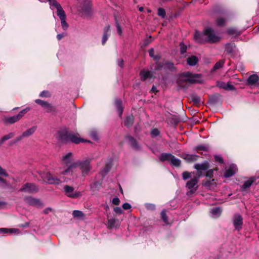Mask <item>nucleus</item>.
I'll use <instances>...</instances> for the list:
<instances>
[{
	"label": "nucleus",
	"mask_w": 259,
	"mask_h": 259,
	"mask_svg": "<svg viewBox=\"0 0 259 259\" xmlns=\"http://www.w3.org/2000/svg\"><path fill=\"white\" fill-rule=\"evenodd\" d=\"M208 149L209 146L207 145H199L194 148V149L196 151H207Z\"/></svg>",
	"instance_id": "obj_35"
},
{
	"label": "nucleus",
	"mask_w": 259,
	"mask_h": 259,
	"mask_svg": "<svg viewBox=\"0 0 259 259\" xmlns=\"http://www.w3.org/2000/svg\"><path fill=\"white\" fill-rule=\"evenodd\" d=\"M112 203L114 205H118L120 203V200L118 198H114L112 200Z\"/></svg>",
	"instance_id": "obj_60"
},
{
	"label": "nucleus",
	"mask_w": 259,
	"mask_h": 259,
	"mask_svg": "<svg viewBox=\"0 0 259 259\" xmlns=\"http://www.w3.org/2000/svg\"><path fill=\"white\" fill-rule=\"evenodd\" d=\"M35 102L40 105V106H41L42 107H43L44 108H45V107L46 106V105H47V103L48 102H45L44 101H42L41 100H40V99H37L35 101Z\"/></svg>",
	"instance_id": "obj_51"
},
{
	"label": "nucleus",
	"mask_w": 259,
	"mask_h": 259,
	"mask_svg": "<svg viewBox=\"0 0 259 259\" xmlns=\"http://www.w3.org/2000/svg\"><path fill=\"white\" fill-rule=\"evenodd\" d=\"M44 108L46 109V112L48 113H53L55 112L56 110L55 108L49 103H47V105H46Z\"/></svg>",
	"instance_id": "obj_40"
},
{
	"label": "nucleus",
	"mask_w": 259,
	"mask_h": 259,
	"mask_svg": "<svg viewBox=\"0 0 259 259\" xmlns=\"http://www.w3.org/2000/svg\"><path fill=\"white\" fill-rule=\"evenodd\" d=\"M14 136V134L13 133H11L7 135L4 136L0 140V145H2L6 141H7L11 138H12Z\"/></svg>",
	"instance_id": "obj_38"
},
{
	"label": "nucleus",
	"mask_w": 259,
	"mask_h": 259,
	"mask_svg": "<svg viewBox=\"0 0 259 259\" xmlns=\"http://www.w3.org/2000/svg\"><path fill=\"white\" fill-rule=\"evenodd\" d=\"M38 174L41 177L42 180L49 184L59 185L62 183L60 179L52 175L50 172L45 173L39 171L38 172Z\"/></svg>",
	"instance_id": "obj_3"
},
{
	"label": "nucleus",
	"mask_w": 259,
	"mask_h": 259,
	"mask_svg": "<svg viewBox=\"0 0 259 259\" xmlns=\"http://www.w3.org/2000/svg\"><path fill=\"white\" fill-rule=\"evenodd\" d=\"M199 157L198 155L195 154H184L183 158L188 162H192L196 161Z\"/></svg>",
	"instance_id": "obj_25"
},
{
	"label": "nucleus",
	"mask_w": 259,
	"mask_h": 259,
	"mask_svg": "<svg viewBox=\"0 0 259 259\" xmlns=\"http://www.w3.org/2000/svg\"><path fill=\"white\" fill-rule=\"evenodd\" d=\"M134 122V117L132 115L126 117L124 121V125L127 127L132 125Z\"/></svg>",
	"instance_id": "obj_34"
},
{
	"label": "nucleus",
	"mask_w": 259,
	"mask_h": 259,
	"mask_svg": "<svg viewBox=\"0 0 259 259\" xmlns=\"http://www.w3.org/2000/svg\"><path fill=\"white\" fill-rule=\"evenodd\" d=\"M169 162L171 165L175 166H179L181 163V160L172 155Z\"/></svg>",
	"instance_id": "obj_32"
},
{
	"label": "nucleus",
	"mask_w": 259,
	"mask_h": 259,
	"mask_svg": "<svg viewBox=\"0 0 259 259\" xmlns=\"http://www.w3.org/2000/svg\"><path fill=\"white\" fill-rule=\"evenodd\" d=\"M126 139L128 140V143L135 150L140 149V146L138 145L137 142L133 137L130 136H127L126 137Z\"/></svg>",
	"instance_id": "obj_26"
},
{
	"label": "nucleus",
	"mask_w": 259,
	"mask_h": 259,
	"mask_svg": "<svg viewBox=\"0 0 259 259\" xmlns=\"http://www.w3.org/2000/svg\"><path fill=\"white\" fill-rule=\"evenodd\" d=\"M0 175L3 176H8V175L7 174L6 170L0 166Z\"/></svg>",
	"instance_id": "obj_62"
},
{
	"label": "nucleus",
	"mask_w": 259,
	"mask_h": 259,
	"mask_svg": "<svg viewBox=\"0 0 259 259\" xmlns=\"http://www.w3.org/2000/svg\"><path fill=\"white\" fill-rule=\"evenodd\" d=\"M119 225V221L114 218H111L108 219V228H112L117 227Z\"/></svg>",
	"instance_id": "obj_28"
},
{
	"label": "nucleus",
	"mask_w": 259,
	"mask_h": 259,
	"mask_svg": "<svg viewBox=\"0 0 259 259\" xmlns=\"http://www.w3.org/2000/svg\"><path fill=\"white\" fill-rule=\"evenodd\" d=\"M225 62V60H221L217 62L215 64V65H214L213 68L211 69V70L210 71V73L211 74H212L218 69L221 68L223 66Z\"/></svg>",
	"instance_id": "obj_29"
},
{
	"label": "nucleus",
	"mask_w": 259,
	"mask_h": 259,
	"mask_svg": "<svg viewBox=\"0 0 259 259\" xmlns=\"http://www.w3.org/2000/svg\"><path fill=\"white\" fill-rule=\"evenodd\" d=\"M149 56L152 58L154 60L158 61L159 60L160 56L159 54H157L156 55H154V50L153 49L151 48L149 51Z\"/></svg>",
	"instance_id": "obj_36"
},
{
	"label": "nucleus",
	"mask_w": 259,
	"mask_h": 259,
	"mask_svg": "<svg viewBox=\"0 0 259 259\" xmlns=\"http://www.w3.org/2000/svg\"><path fill=\"white\" fill-rule=\"evenodd\" d=\"M36 126H33V127L28 129L25 132H24L21 136L17 137L16 139V141H20L24 137H27L31 136L35 132V131H36Z\"/></svg>",
	"instance_id": "obj_18"
},
{
	"label": "nucleus",
	"mask_w": 259,
	"mask_h": 259,
	"mask_svg": "<svg viewBox=\"0 0 259 259\" xmlns=\"http://www.w3.org/2000/svg\"><path fill=\"white\" fill-rule=\"evenodd\" d=\"M122 208L125 210L130 209L131 208V205L128 203H124L122 204Z\"/></svg>",
	"instance_id": "obj_58"
},
{
	"label": "nucleus",
	"mask_w": 259,
	"mask_h": 259,
	"mask_svg": "<svg viewBox=\"0 0 259 259\" xmlns=\"http://www.w3.org/2000/svg\"><path fill=\"white\" fill-rule=\"evenodd\" d=\"M72 215L74 218H83L85 216L84 214L80 210H74L72 212Z\"/></svg>",
	"instance_id": "obj_37"
},
{
	"label": "nucleus",
	"mask_w": 259,
	"mask_h": 259,
	"mask_svg": "<svg viewBox=\"0 0 259 259\" xmlns=\"http://www.w3.org/2000/svg\"><path fill=\"white\" fill-rule=\"evenodd\" d=\"M61 26L64 30H66L68 27V25L66 21V19H61Z\"/></svg>",
	"instance_id": "obj_48"
},
{
	"label": "nucleus",
	"mask_w": 259,
	"mask_h": 259,
	"mask_svg": "<svg viewBox=\"0 0 259 259\" xmlns=\"http://www.w3.org/2000/svg\"><path fill=\"white\" fill-rule=\"evenodd\" d=\"M194 39L199 44H203L207 42L204 30L203 33H200L196 31L194 34Z\"/></svg>",
	"instance_id": "obj_15"
},
{
	"label": "nucleus",
	"mask_w": 259,
	"mask_h": 259,
	"mask_svg": "<svg viewBox=\"0 0 259 259\" xmlns=\"http://www.w3.org/2000/svg\"><path fill=\"white\" fill-rule=\"evenodd\" d=\"M114 211L117 214H121L123 212V210L120 207H116L114 208Z\"/></svg>",
	"instance_id": "obj_59"
},
{
	"label": "nucleus",
	"mask_w": 259,
	"mask_h": 259,
	"mask_svg": "<svg viewBox=\"0 0 259 259\" xmlns=\"http://www.w3.org/2000/svg\"><path fill=\"white\" fill-rule=\"evenodd\" d=\"M256 178L254 177H251L245 181L243 185L241 186V191L242 192L246 191L252 185V184L256 181Z\"/></svg>",
	"instance_id": "obj_14"
},
{
	"label": "nucleus",
	"mask_w": 259,
	"mask_h": 259,
	"mask_svg": "<svg viewBox=\"0 0 259 259\" xmlns=\"http://www.w3.org/2000/svg\"><path fill=\"white\" fill-rule=\"evenodd\" d=\"M204 33L206 36V41L209 43H214L220 40V37L217 35L211 28H206L204 29Z\"/></svg>",
	"instance_id": "obj_6"
},
{
	"label": "nucleus",
	"mask_w": 259,
	"mask_h": 259,
	"mask_svg": "<svg viewBox=\"0 0 259 259\" xmlns=\"http://www.w3.org/2000/svg\"><path fill=\"white\" fill-rule=\"evenodd\" d=\"M259 80V77L256 74L250 75L247 80V83L250 85H255Z\"/></svg>",
	"instance_id": "obj_22"
},
{
	"label": "nucleus",
	"mask_w": 259,
	"mask_h": 259,
	"mask_svg": "<svg viewBox=\"0 0 259 259\" xmlns=\"http://www.w3.org/2000/svg\"><path fill=\"white\" fill-rule=\"evenodd\" d=\"M158 15L164 18L166 16L165 11L164 9L162 8H159L158 10Z\"/></svg>",
	"instance_id": "obj_45"
},
{
	"label": "nucleus",
	"mask_w": 259,
	"mask_h": 259,
	"mask_svg": "<svg viewBox=\"0 0 259 259\" xmlns=\"http://www.w3.org/2000/svg\"><path fill=\"white\" fill-rule=\"evenodd\" d=\"M214 159H215V160L219 163H223V159L222 158V157L219 155H215L214 156Z\"/></svg>",
	"instance_id": "obj_57"
},
{
	"label": "nucleus",
	"mask_w": 259,
	"mask_h": 259,
	"mask_svg": "<svg viewBox=\"0 0 259 259\" xmlns=\"http://www.w3.org/2000/svg\"><path fill=\"white\" fill-rule=\"evenodd\" d=\"M243 225V219L239 214H235L233 219V225L236 230L239 231Z\"/></svg>",
	"instance_id": "obj_13"
},
{
	"label": "nucleus",
	"mask_w": 259,
	"mask_h": 259,
	"mask_svg": "<svg viewBox=\"0 0 259 259\" xmlns=\"http://www.w3.org/2000/svg\"><path fill=\"white\" fill-rule=\"evenodd\" d=\"M172 154L169 153H163L159 157V159L161 161H168L169 162Z\"/></svg>",
	"instance_id": "obj_33"
},
{
	"label": "nucleus",
	"mask_w": 259,
	"mask_h": 259,
	"mask_svg": "<svg viewBox=\"0 0 259 259\" xmlns=\"http://www.w3.org/2000/svg\"><path fill=\"white\" fill-rule=\"evenodd\" d=\"M218 85L220 88L224 89L225 90H227V83L223 82H218Z\"/></svg>",
	"instance_id": "obj_56"
},
{
	"label": "nucleus",
	"mask_w": 259,
	"mask_h": 259,
	"mask_svg": "<svg viewBox=\"0 0 259 259\" xmlns=\"http://www.w3.org/2000/svg\"><path fill=\"white\" fill-rule=\"evenodd\" d=\"M194 168L198 170H206L207 168V166L204 164H195Z\"/></svg>",
	"instance_id": "obj_41"
},
{
	"label": "nucleus",
	"mask_w": 259,
	"mask_h": 259,
	"mask_svg": "<svg viewBox=\"0 0 259 259\" xmlns=\"http://www.w3.org/2000/svg\"><path fill=\"white\" fill-rule=\"evenodd\" d=\"M182 81L190 83H200L203 81L201 74L192 73L190 72H183L180 75Z\"/></svg>",
	"instance_id": "obj_2"
},
{
	"label": "nucleus",
	"mask_w": 259,
	"mask_h": 259,
	"mask_svg": "<svg viewBox=\"0 0 259 259\" xmlns=\"http://www.w3.org/2000/svg\"><path fill=\"white\" fill-rule=\"evenodd\" d=\"M140 75L141 80L145 81L146 79L153 78V73L148 70L143 69L140 71Z\"/></svg>",
	"instance_id": "obj_16"
},
{
	"label": "nucleus",
	"mask_w": 259,
	"mask_h": 259,
	"mask_svg": "<svg viewBox=\"0 0 259 259\" xmlns=\"http://www.w3.org/2000/svg\"><path fill=\"white\" fill-rule=\"evenodd\" d=\"M200 176V174L198 172L196 176H194L193 178H191L190 180L187 182L186 186L189 190V191L187 192L188 196H191L197 190L198 186L196 185L198 182Z\"/></svg>",
	"instance_id": "obj_4"
},
{
	"label": "nucleus",
	"mask_w": 259,
	"mask_h": 259,
	"mask_svg": "<svg viewBox=\"0 0 259 259\" xmlns=\"http://www.w3.org/2000/svg\"><path fill=\"white\" fill-rule=\"evenodd\" d=\"M182 176L183 179L186 180L191 177V173L188 171H185L183 172Z\"/></svg>",
	"instance_id": "obj_49"
},
{
	"label": "nucleus",
	"mask_w": 259,
	"mask_h": 259,
	"mask_svg": "<svg viewBox=\"0 0 259 259\" xmlns=\"http://www.w3.org/2000/svg\"><path fill=\"white\" fill-rule=\"evenodd\" d=\"M91 159H85L82 160H78L70 165L66 169L60 171V174L63 176H72L73 173V169L78 166L81 170V175L83 177H85L89 174L90 171L92 168L91 165Z\"/></svg>",
	"instance_id": "obj_1"
},
{
	"label": "nucleus",
	"mask_w": 259,
	"mask_h": 259,
	"mask_svg": "<svg viewBox=\"0 0 259 259\" xmlns=\"http://www.w3.org/2000/svg\"><path fill=\"white\" fill-rule=\"evenodd\" d=\"M10 230V229H7V228H0V233H9V231Z\"/></svg>",
	"instance_id": "obj_63"
},
{
	"label": "nucleus",
	"mask_w": 259,
	"mask_h": 259,
	"mask_svg": "<svg viewBox=\"0 0 259 259\" xmlns=\"http://www.w3.org/2000/svg\"><path fill=\"white\" fill-rule=\"evenodd\" d=\"M112 166V160H110L108 161L105 166L100 171V174L104 177L110 170L111 167Z\"/></svg>",
	"instance_id": "obj_27"
},
{
	"label": "nucleus",
	"mask_w": 259,
	"mask_h": 259,
	"mask_svg": "<svg viewBox=\"0 0 259 259\" xmlns=\"http://www.w3.org/2000/svg\"><path fill=\"white\" fill-rule=\"evenodd\" d=\"M72 160V154L69 152L62 156L61 162V166L58 167L59 172L57 173L58 176L61 175L60 174L61 171L66 169L69 165H71V163Z\"/></svg>",
	"instance_id": "obj_5"
},
{
	"label": "nucleus",
	"mask_w": 259,
	"mask_h": 259,
	"mask_svg": "<svg viewBox=\"0 0 259 259\" xmlns=\"http://www.w3.org/2000/svg\"><path fill=\"white\" fill-rule=\"evenodd\" d=\"M217 99V96H212L210 99V103L212 104H215L216 102Z\"/></svg>",
	"instance_id": "obj_64"
},
{
	"label": "nucleus",
	"mask_w": 259,
	"mask_h": 259,
	"mask_svg": "<svg viewBox=\"0 0 259 259\" xmlns=\"http://www.w3.org/2000/svg\"><path fill=\"white\" fill-rule=\"evenodd\" d=\"M19 119L18 118L17 115H15L12 117H8L6 119V121L9 123H14L18 121H19Z\"/></svg>",
	"instance_id": "obj_39"
},
{
	"label": "nucleus",
	"mask_w": 259,
	"mask_h": 259,
	"mask_svg": "<svg viewBox=\"0 0 259 259\" xmlns=\"http://www.w3.org/2000/svg\"><path fill=\"white\" fill-rule=\"evenodd\" d=\"M38 189L37 186L33 183H27L24 184L20 189L19 191L28 193H36Z\"/></svg>",
	"instance_id": "obj_7"
},
{
	"label": "nucleus",
	"mask_w": 259,
	"mask_h": 259,
	"mask_svg": "<svg viewBox=\"0 0 259 259\" xmlns=\"http://www.w3.org/2000/svg\"><path fill=\"white\" fill-rule=\"evenodd\" d=\"M85 141H84V139L79 138L77 135L70 133L69 142H72L74 144H78L80 142H84Z\"/></svg>",
	"instance_id": "obj_23"
},
{
	"label": "nucleus",
	"mask_w": 259,
	"mask_h": 259,
	"mask_svg": "<svg viewBox=\"0 0 259 259\" xmlns=\"http://www.w3.org/2000/svg\"><path fill=\"white\" fill-rule=\"evenodd\" d=\"M116 27L117 28V33L119 35H121L122 33V31L121 26L116 21Z\"/></svg>",
	"instance_id": "obj_54"
},
{
	"label": "nucleus",
	"mask_w": 259,
	"mask_h": 259,
	"mask_svg": "<svg viewBox=\"0 0 259 259\" xmlns=\"http://www.w3.org/2000/svg\"><path fill=\"white\" fill-rule=\"evenodd\" d=\"M24 200L26 203L31 206H41L42 203L39 199H36L31 196L25 197Z\"/></svg>",
	"instance_id": "obj_12"
},
{
	"label": "nucleus",
	"mask_w": 259,
	"mask_h": 259,
	"mask_svg": "<svg viewBox=\"0 0 259 259\" xmlns=\"http://www.w3.org/2000/svg\"><path fill=\"white\" fill-rule=\"evenodd\" d=\"M51 5L50 8L53 9L54 8H56L57 12V14L59 17L60 20L66 19V15L64 11L63 10L61 6L56 1L52 0Z\"/></svg>",
	"instance_id": "obj_8"
},
{
	"label": "nucleus",
	"mask_w": 259,
	"mask_h": 259,
	"mask_svg": "<svg viewBox=\"0 0 259 259\" xmlns=\"http://www.w3.org/2000/svg\"><path fill=\"white\" fill-rule=\"evenodd\" d=\"M187 63L190 66H194L195 65L198 61V59L197 57L195 56H192L190 57H188L187 60Z\"/></svg>",
	"instance_id": "obj_31"
},
{
	"label": "nucleus",
	"mask_w": 259,
	"mask_h": 259,
	"mask_svg": "<svg viewBox=\"0 0 259 259\" xmlns=\"http://www.w3.org/2000/svg\"><path fill=\"white\" fill-rule=\"evenodd\" d=\"M222 211L219 207H213L210 210V215L213 218H218L221 215Z\"/></svg>",
	"instance_id": "obj_24"
},
{
	"label": "nucleus",
	"mask_w": 259,
	"mask_h": 259,
	"mask_svg": "<svg viewBox=\"0 0 259 259\" xmlns=\"http://www.w3.org/2000/svg\"><path fill=\"white\" fill-rule=\"evenodd\" d=\"M241 34V31L238 30L235 27H229L228 28V38L231 37L232 38H236Z\"/></svg>",
	"instance_id": "obj_17"
},
{
	"label": "nucleus",
	"mask_w": 259,
	"mask_h": 259,
	"mask_svg": "<svg viewBox=\"0 0 259 259\" xmlns=\"http://www.w3.org/2000/svg\"><path fill=\"white\" fill-rule=\"evenodd\" d=\"M159 133V131L157 128H154L151 132V135L152 137H155L158 136Z\"/></svg>",
	"instance_id": "obj_50"
},
{
	"label": "nucleus",
	"mask_w": 259,
	"mask_h": 259,
	"mask_svg": "<svg viewBox=\"0 0 259 259\" xmlns=\"http://www.w3.org/2000/svg\"><path fill=\"white\" fill-rule=\"evenodd\" d=\"M30 110L29 107H27L25 109L21 110L17 115H16L20 120L27 112Z\"/></svg>",
	"instance_id": "obj_42"
},
{
	"label": "nucleus",
	"mask_w": 259,
	"mask_h": 259,
	"mask_svg": "<svg viewBox=\"0 0 259 259\" xmlns=\"http://www.w3.org/2000/svg\"><path fill=\"white\" fill-rule=\"evenodd\" d=\"M228 55H230L231 57H236L238 55V52L235 46L233 44H228Z\"/></svg>",
	"instance_id": "obj_19"
},
{
	"label": "nucleus",
	"mask_w": 259,
	"mask_h": 259,
	"mask_svg": "<svg viewBox=\"0 0 259 259\" xmlns=\"http://www.w3.org/2000/svg\"><path fill=\"white\" fill-rule=\"evenodd\" d=\"M162 68L164 69V64H162L160 62H157L155 63L154 66V69L156 70H159L161 69Z\"/></svg>",
	"instance_id": "obj_46"
},
{
	"label": "nucleus",
	"mask_w": 259,
	"mask_h": 259,
	"mask_svg": "<svg viewBox=\"0 0 259 259\" xmlns=\"http://www.w3.org/2000/svg\"><path fill=\"white\" fill-rule=\"evenodd\" d=\"M110 26L109 25H107L104 29V34L102 39V44L103 45L105 44L110 35Z\"/></svg>",
	"instance_id": "obj_21"
},
{
	"label": "nucleus",
	"mask_w": 259,
	"mask_h": 259,
	"mask_svg": "<svg viewBox=\"0 0 259 259\" xmlns=\"http://www.w3.org/2000/svg\"><path fill=\"white\" fill-rule=\"evenodd\" d=\"M174 69V65L172 63L167 62L164 64V69L172 70Z\"/></svg>",
	"instance_id": "obj_43"
},
{
	"label": "nucleus",
	"mask_w": 259,
	"mask_h": 259,
	"mask_svg": "<svg viewBox=\"0 0 259 259\" xmlns=\"http://www.w3.org/2000/svg\"><path fill=\"white\" fill-rule=\"evenodd\" d=\"M192 101L193 102L194 104H198L201 102V98L200 97L197 95H192L191 97Z\"/></svg>",
	"instance_id": "obj_44"
},
{
	"label": "nucleus",
	"mask_w": 259,
	"mask_h": 259,
	"mask_svg": "<svg viewBox=\"0 0 259 259\" xmlns=\"http://www.w3.org/2000/svg\"><path fill=\"white\" fill-rule=\"evenodd\" d=\"M238 171V168L236 164H230L228 165V178L234 175Z\"/></svg>",
	"instance_id": "obj_20"
},
{
	"label": "nucleus",
	"mask_w": 259,
	"mask_h": 259,
	"mask_svg": "<svg viewBox=\"0 0 259 259\" xmlns=\"http://www.w3.org/2000/svg\"><path fill=\"white\" fill-rule=\"evenodd\" d=\"M215 16L217 17L216 20V24L219 26H223L226 23L225 14L223 13L222 11H217L215 12Z\"/></svg>",
	"instance_id": "obj_11"
},
{
	"label": "nucleus",
	"mask_w": 259,
	"mask_h": 259,
	"mask_svg": "<svg viewBox=\"0 0 259 259\" xmlns=\"http://www.w3.org/2000/svg\"><path fill=\"white\" fill-rule=\"evenodd\" d=\"M145 207L148 210H153L155 209V206L152 203H147L145 204Z\"/></svg>",
	"instance_id": "obj_53"
},
{
	"label": "nucleus",
	"mask_w": 259,
	"mask_h": 259,
	"mask_svg": "<svg viewBox=\"0 0 259 259\" xmlns=\"http://www.w3.org/2000/svg\"><path fill=\"white\" fill-rule=\"evenodd\" d=\"M70 133L66 130L59 131L57 134L58 140L62 143H69Z\"/></svg>",
	"instance_id": "obj_10"
},
{
	"label": "nucleus",
	"mask_w": 259,
	"mask_h": 259,
	"mask_svg": "<svg viewBox=\"0 0 259 259\" xmlns=\"http://www.w3.org/2000/svg\"><path fill=\"white\" fill-rule=\"evenodd\" d=\"M10 233H14V234H19L20 233V231L18 229L13 228L10 229L9 231Z\"/></svg>",
	"instance_id": "obj_61"
},
{
	"label": "nucleus",
	"mask_w": 259,
	"mask_h": 259,
	"mask_svg": "<svg viewBox=\"0 0 259 259\" xmlns=\"http://www.w3.org/2000/svg\"><path fill=\"white\" fill-rule=\"evenodd\" d=\"M211 182L210 181H203L202 185L207 189H210Z\"/></svg>",
	"instance_id": "obj_55"
},
{
	"label": "nucleus",
	"mask_w": 259,
	"mask_h": 259,
	"mask_svg": "<svg viewBox=\"0 0 259 259\" xmlns=\"http://www.w3.org/2000/svg\"><path fill=\"white\" fill-rule=\"evenodd\" d=\"M64 190L65 195L71 198H76L81 195L79 192H75L74 188L68 185H65Z\"/></svg>",
	"instance_id": "obj_9"
},
{
	"label": "nucleus",
	"mask_w": 259,
	"mask_h": 259,
	"mask_svg": "<svg viewBox=\"0 0 259 259\" xmlns=\"http://www.w3.org/2000/svg\"><path fill=\"white\" fill-rule=\"evenodd\" d=\"M115 105L117 109V112L119 116H121L123 112V108L122 107V101L120 99H116L115 100Z\"/></svg>",
	"instance_id": "obj_30"
},
{
	"label": "nucleus",
	"mask_w": 259,
	"mask_h": 259,
	"mask_svg": "<svg viewBox=\"0 0 259 259\" xmlns=\"http://www.w3.org/2000/svg\"><path fill=\"white\" fill-rule=\"evenodd\" d=\"M180 46L181 53L182 54H184V53H185L186 52L187 46L182 42L180 43Z\"/></svg>",
	"instance_id": "obj_47"
},
{
	"label": "nucleus",
	"mask_w": 259,
	"mask_h": 259,
	"mask_svg": "<svg viewBox=\"0 0 259 259\" xmlns=\"http://www.w3.org/2000/svg\"><path fill=\"white\" fill-rule=\"evenodd\" d=\"M161 218L163 221L165 223H167V217L166 216V214L165 211L164 210H162L161 212Z\"/></svg>",
	"instance_id": "obj_52"
}]
</instances>
